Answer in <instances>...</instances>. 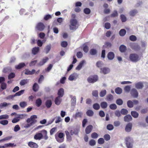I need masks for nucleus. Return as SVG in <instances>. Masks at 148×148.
<instances>
[{
  "label": "nucleus",
  "instance_id": "obj_1",
  "mask_svg": "<svg viewBox=\"0 0 148 148\" xmlns=\"http://www.w3.org/2000/svg\"><path fill=\"white\" fill-rule=\"evenodd\" d=\"M64 134L62 132L58 134H56L55 135L56 140L59 143H61L64 141Z\"/></svg>",
  "mask_w": 148,
  "mask_h": 148
},
{
  "label": "nucleus",
  "instance_id": "obj_2",
  "mask_svg": "<svg viewBox=\"0 0 148 148\" xmlns=\"http://www.w3.org/2000/svg\"><path fill=\"white\" fill-rule=\"evenodd\" d=\"M71 25H70V28L71 30H73L76 29L78 27V25L77 21L75 19H72L70 21Z\"/></svg>",
  "mask_w": 148,
  "mask_h": 148
},
{
  "label": "nucleus",
  "instance_id": "obj_3",
  "mask_svg": "<svg viewBox=\"0 0 148 148\" xmlns=\"http://www.w3.org/2000/svg\"><path fill=\"white\" fill-rule=\"evenodd\" d=\"M129 59L132 62H136L138 61L140 59V58L138 54L135 53H132L130 55Z\"/></svg>",
  "mask_w": 148,
  "mask_h": 148
},
{
  "label": "nucleus",
  "instance_id": "obj_4",
  "mask_svg": "<svg viewBox=\"0 0 148 148\" xmlns=\"http://www.w3.org/2000/svg\"><path fill=\"white\" fill-rule=\"evenodd\" d=\"M126 146L127 148H132L133 146V139L129 137H127L125 139Z\"/></svg>",
  "mask_w": 148,
  "mask_h": 148
},
{
  "label": "nucleus",
  "instance_id": "obj_5",
  "mask_svg": "<svg viewBox=\"0 0 148 148\" xmlns=\"http://www.w3.org/2000/svg\"><path fill=\"white\" fill-rule=\"evenodd\" d=\"M98 77L97 75H94L89 77L87 79L88 81L90 83H94L98 80Z\"/></svg>",
  "mask_w": 148,
  "mask_h": 148
},
{
  "label": "nucleus",
  "instance_id": "obj_6",
  "mask_svg": "<svg viewBox=\"0 0 148 148\" xmlns=\"http://www.w3.org/2000/svg\"><path fill=\"white\" fill-rule=\"evenodd\" d=\"M79 74L75 73L71 74L69 77L68 79L70 81L75 80L78 77Z\"/></svg>",
  "mask_w": 148,
  "mask_h": 148
},
{
  "label": "nucleus",
  "instance_id": "obj_7",
  "mask_svg": "<svg viewBox=\"0 0 148 148\" xmlns=\"http://www.w3.org/2000/svg\"><path fill=\"white\" fill-rule=\"evenodd\" d=\"M23 114H17L16 117L14 118L12 120V122L13 123H15L18 122L20 119L23 118Z\"/></svg>",
  "mask_w": 148,
  "mask_h": 148
},
{
  "label": "nucleus",
  "instance_id": "obj_8",
  "mask_svg": "<svg viewBox=\"0 0 148 148\" xmlns=\"http://www.w3.org/2000/svg\"><path fill=\"white\" fill-rule=\"evenodd\" d=\"M44 24L40 22L38 23L36 25V28L39 31H42L45 28Z\"/></svg>",
  "mask_w": 148,
  "mask_h": 148
},
{
  "label": "nucleus",
  "instance_id": "obj_9",
  "mask_svg": "<svg viewBox=\"0 0 148 148\" xmlns=\"http://www.w3.org/2000/svg\"><path fill=\"white\" fill-rule=\"evenodd\" d=\"M131 95L134 98H137L138 96L137 90L135 88L132 89L131 91Z\"/></svg>",
  "mask_w": 148,
  "mask_h": 148
},
{
  "label": "nucleus",
  "instance_id": "obj_10",
  "mask_svg": "<svg viewBox=\"0 0 148 148\" xmlns=\"http://www.w3.org/2000/svg\"><path fill=\"white\" fill-rule=\"evenodd\" d=\"M100 72L104 74L109 73L110 71V69L108 67H103L101 69Z\"/></svg>",
  "mask_w": 148,
  "mask_h": 148
},
{
  "label": "nucleus",
  "instance_id": "obj_11",
  "mask_svg": "<svg viewBox=\"0 0 148 148\" xmlns=\"http://www.w3.org/2000/svg\"><path fill=\"white\" fill-rule=\"evenodd\" d=\"M132 125L131 123H128L126 126L125 130L127 132H130L132 130Z\"/></svg>",
  "mask_w": 148,
  "mask_h": 148
},
{
  "label": "nucleus",
  "instance_id": "obj_12",
  "mask_svg": "<svg viewBox=\"0 0 148 148\" xmlns=\"http://www.w3.org/2000/svg\"><path fill=\"white\" fill-rule=\"evenodd\" d=\"M135 87L137 89H142L143 87V83L141 82H139L136 83Z\"/></svg>",
  "mask_w": 148,
  "mask_h": 148
},
{
  "label": "nucleus",
  "instance_id": "obj_13",
  "mask_svg": "<svg viewBox=\"0 0 148 148\" xmlns=\"http://www.w3.org/2000/svg\"><path fill=\"white\" fill-rule=\"evenodd\" d=\"M49 58L48 57H45L38 64V65L39 66H41L43 65L47 62Z\"/></svg>",
  "mask_w": 148,
  "mask_h": 148
},
{
  "label": "nucleus",
  "instance_id": "obj_14",
  "mask_svg": "<svg viewBox=\"0 0 148 148\" xmlns=\"http://www.w3.org/2000/svg\"><path fill=\"white\" fill-rule=\"evenodd\" d=\"M28 145L30 147L32 148H37L38 147V145L36 143L32 142H29Z\"/></svg>",
  "mask_w": 148,
  "mask_h": 148
},
{
  "label": "nucleus",
  "instance_id": "obj_15",
  "mask_svg": "<svg viewBox=\"0 0 148 148\" xmlns=\"http://www.w3.org/2000/svg\"><path fill=\"white\" fill-rule=\"evenodd\" d=\"M93 128L92 125H90L86 127L85 129V132L86 134H89L92 131Z\"/></svg>",
  "mask_w": 148,
  "mask_h": 148
},
{
  "label": "nucleus",
  "instance_id": "obj_16",
  "mask_svg": "<svg viewBox=\"0 0 148 148\" xmlns=\"http://www.w3.org/2000/svg\"><path fill=\"white\" fill-rule=\"evenodd\" d=\"M85 61L84 60L81 61L79 64L76 68V69L77 70H79L82 68L83 65L85 63Z\"/></svg>",
  "mask_w": 148,
  "mask_h": 148
},
{
  "label": "nucleus",
  "instance_id": "obj_17",
  "mask_svg": "<svg viewBox=\"0 0 148 148\" xmlns=\"http://www.w3.org/2000/svg\"><path fill=\"white\" fill-rule=\"evenodd\" d=\"M64 93V89L62 88H60L58 91V97H62Z\"/></svg>",
  "mask_w": 148,
  "mask_h": 148
},
{
  "label": "nucleus",
  "instance_id": "obj_18",
  "mask_svg": "<svg viewBox=\"0 0 148 148\" xmlns=\"http://www.w3.org/2000/svg\"><path fill=\"white\" fill-rule=\"evenodd\" d=\"M107 57L109 60H112L114 58V55L113 52H110L108 53Z\"/></svg>",
  "mask_w": 148,
  "mask_h": 148
},
{
  "label": "nucleus",
  "instance_id": "obj_19",
  "mask_svg": "<svg viewBox=\"0 0 148 148\" xmlns=\"http://www.w3.org/2000/svg\"><path fill=\"white\" fill-rule=\"evenodd\" d=\"M42 137V134L41 133L36 134L34 136V138L36 140H40Z\"/></svg>",
  "mask_w": 148,
  "mask_h": 148
},
{
  "label": "nucleus",
  "instance_id": "obj_20",
  "mask_svg": "<svg viewBox=\"0 0 148 148\" xmlns=\"http://www.w3.org/2000/svg\"><path fill=\"white\" fill-rule=\"evenodd\" d=\"M39 50V47H36L33 48L32 50V53L34 55H36L38 53Z\"/></svg>",
  "mask_w": 148,
  "mask_h": 148
},
{
  "label": "nucleus",
  "instance_id": "obj_21",
  "mask_svg": "<svg viewBox=\"0 0 148 148\" xmlns=\"http://www.w3.org/2000/svg\"><path fill=\"white\" fill-rule=\"evenodd\" d=\"M25 66V64L24 63H21L19 64L18 65H16L15 68L16 69H21Z\"/></svg>",
  "mask_w": 148,
  "mask_h": 148
},
{
  "label": "nucleus",
  "instance_id": "obj_22",
  "mask_svg": "<svg viewBox=\"0 0 148 148\" xmlns=\"http://www.w3.org/2000/svg\"><path fill=\"white\" fill-rule=\"evenodd\" d=\"M132 119L131 116L130 115H127L124 117V120L125 122H129L131 121Z\"/></svg>",
  "mask_w": 148,
  "mask_h": 148
},
{
  "label": "nucleus",
  "instance_id": "obj_23",
  "mask_svg": "<svg viewBox=\"0 0 148 148\" xmlns=\"http://www.w3.org/2000/svg\"><path fill=\"white\" fill-rule=\"evenodd\" d=\"M71 104L72 106H74L75 105L76 103V98L75 96H71Z\"/></svg>",
  "mask_w": 148,
  "mask_h": 148
},
{
  "label": "nucleus",
  "instance_id": "obj_24",
  "mask_svg": "<svg viewBox=\"0 0 148 148\" xmlns=\"http://www.w3.org/2000/svg\"><path fill=\"white\" fill-rule=\"evenodd\" d=\"M61 98V97L58 96L56 98L55 100L56 104L58 105L60 104L62 100V99Z\"/></svg>",
  "mask_w": 148,
  "mask_h": 148
},
{
  "label": "nucleus",
  "instance_id": "obj_25",
  "mask_svg": "<svg viewBox=\"0 0 148 148\" xmlns=\"http://www.w3.org/2000/svg\"><path fill=\"white\" fill-rule=\"evenodd\" d=\"M41 132L44 136V138L45 140H47L48 138V137L47 135V131L45 130H42L41 131Z\"/></svg>",
  "mask_w": 148,
  "mask_h": 148
},
{
  "label": "nucleus",
  "instance_id": "obj_26",
  "mask_svg": "<svg viewBox=\"0 0 148 148\" xmlns=\"http://www.w3.org/2000/svg\"><path fill=\"white\" fill-rule=\"evenodd\" d=\"M138 13L136 10H133L130 11L129 12V14L131 16H134Z\"/></svg>",
  "mask_w": 148,
  "mask_h": 148
},
{
  "label": "nucleus",
  "instance_id": "obj_27",
  "mask_svg": "<svg viewBox=\"0 0 148 148\" xmlns=\"http://www.w3.org/2000/svg\"><path fill=\"white\" fill-rule=\"evenodd\" d=\"M51 44L48 45L46 46L45 49V51L46 53L47 54L49 52L51 49Z\"/></svg>",
  "mask_w": 148,
  "mask_h": 148
},
{
  "label": "nucleus",
  "instance_id": "obj_28",
  "mask_svg": "<svg viewBox=\"0 0 148 148\" xmlns=\"http://www.w3.org/2000/svg\"><path fill=\"white\" fill-rule=\"evenodd\" d=\"M10 105V103H7L5 102L1 103L0 104V108L2 109L4 107H6Z\"/></svg>",
  "mask_w": 148,
  "mask_h": 148
},
{
  "label": "nucleus",
  "instance_id": "obj_29",
  "mask_svg": "<svg viewBox=\"0 0 148 148\" xmlns=\"http://www.w3.org/2000/svg\"><path fill=\"white\" fill-rule=\"evenodd\" d=\"M45 105L47 108H50L52 105V101L50 100H48L47 101Z\"/></svg>",
  "mask_w": 148,
  "mask_h": 148
},
{
  "label": "nucleus",
  "instance_id": "obj_30",
  "mask_svg": "<svg viewBox=\"0 0 148 148\" xmlns=\"http://www.w3.org/2000/svg\"><path fill=\"white\" fill-rule=\"evenodd\" d=\"M42 102L41 100L39 98L36 100V104L37 107H39L41 105Z\"/></svg>",
  "mask_w": 148,
  "mask_h": 148
},
{
  "label": "nucleus",
  "instance_id": "obj_31",
  "mask_svg": "<svg viewBox=\"0 0 148 148\" xmlns=\"http://www.w3.org/2000/svg\"><path fill=\"white\" fill-rule=\"evenodd\" d=\"M126 47L124 45H121L119 47V50L121 52H124L126 50Z\"/></svg>",
  "mask_w": 148,
  "mask_h": 148
},
{
  "label": "nucleus",
  "instance_id": "obj_32",
  "mask_svg": "<svg viewBox=\"0 0 148 148\" xmlns=\"http://www.w3.org/2000/svg\"><path fill=\"white\" fill-rule=\"evenodd\" d=\"M38 89L39 86L36 83H34L33 87V90L35 92H36L38 90Z\"/></svg>",
  "mask_w": 148,
  "mask_h": 148
},
{
  "label": "nucleus",
  "instance_id": "obj_33",
  "mask_svg": "<svg viewBox=\"0 0 148 148\" xmlns=\"http://www.w3.org/2000/svg\"><path fill=\"white\" fill-rule=\"evenodd\" d=\"M115 92L118 94H120L122 91V89L119 87L116 88L115 90Z\"/></svg>",
  "mask_w": 148,
  "mask_h": 148
},
{
  "label": "nucleus",
  "instance_id": "obj_34",
  "mask_svg": "<svg viewBox=\"0 0 148 148\" xmlns=\"http://www.w3.org/2000/svg\"><path fill=\"white\" fill-rule=\"evenodd\" d=\"M132 116L135 118H137L138 116V113L135 111H132L131 112Z\"/></svg>",
  "mask_w": 148,
  "mask_h": 148
},
{
  "label": "nucleus",
  "instance_id": "obj_35",
  "mask_svg": "<svg viewBox=\"0 0 148 148\" xmlns=\"http://www.w3.org/2000/svg\"><path fill=\"white\" fill-rule=\"evenodd\" d=\"M83 115V113L82 112H78L76 113L75 116V118L81 117Z\"/></svg>",
  "mask_w": 148,
  "mask_h": 148
},
{
  "label": "nucleus",
  "instance_id": "obj_36",
  "mask_svg": "<svg viewBox=\"0 0 148 148\" xmlns=\"http://www.w3.org/2000/svg\"><path fill=\"white\" fill-rule=\"evenodd\" d=\"M126 33V31L124 29H121L119 32V35L121 36H124L125 34Z\"/></svg>",
  "mask_w": 148,
  "mask_h": 148
},
{
  "label": "nucleus",
  "instance_id": "obj_37",
  "mask_svg": "<svg viewBox=\"0 0 148 148\" xmlns=\"http://www.w3.org/2000/svg\"><path fill=\"white\" fill-rule=\"evenodd\" d=\"M5 147H13L16 146V145H14V143H8L5 144L4 145Z\"/></svg>",
  "mask_w": 148,
  "mask_h": 148
},
{
  "label": "nucleus",
  "instance_id": "obj_38",
  "mask_svg": "<svg viewBox=\"0 0 148 148\" xmlns=\"http://www.w3.org/2000/svg\"><path fill=\"white\" fill-rule=\"evenodd\" d=\"M106 93V91L105 90H103L101 91L99 93V96L101 97L104 96Z\"/></svg>",
  "mask_w": 148,
  "mask_h": 148
},
{
  "label": "nucleus",
  "instance_id": "obj_39",
  "mask_svg": "<svg viewBox=\"0 0 148 148\" xmlns=\"http://www.w3.org/2000/svg\"><path fill=\"white\" fill-rule=\"evenodd\" d=\"M101 107L103 108H106L108 106V104L106 102H103L101 103L100 104Z\"/></svg>",
  "mask_w": 148,
  "mask_h": 148
},
{
  "label": "nucleus",
  "instance_id": "obj_40",
  "mask_svg": "<svg viewBox=\"0 0 148 148\" xmlns=\"http://www.w3.org/2000/svg\"><path fill=\"white\" fill-rule=\"evenodd\" d=\"M78 132V130L76 129L74 130H71L70 132V133L71 135H73V134L76 135L77 134Z\"/></svg>",
  "mask_w": 148,
  "mask_h": 148
},
{
  "label": "nucleus",
  "instance_id": "obj_41",
  "mask_svg": "<svg viewBox=\"0 0 148 148\" xmlns=\"http://www.w3.org/2000/svg\"><path fill=\"white\" fill-rule=\"evenodd\" d=\"M87 115L90 116H92L94 114L93 111L91 110H88L86 112Z\"/></svg>",
  "mask_w": 148,
  "mask_h": 148
},
{
  "label": "nucleus",
  "instance_id": "obj_42",
  "mask_svg": "<svg viewBox=\"0 0 148 148\" xmlns=\"http://www.w3.org/2000/svg\"><path fill=\"white\" fill-rule=\"evenodd\" d=\"M28 82L27 79H24L21 80L20 82V84L21 86H23L27 84Z\"/></svg>",
  "mask_w": 148,
  "mask_h": 148
},
{
  "label": "nucleus",
  "instance_id": "obj_43",
  "mask_svg": "<svg viewBox=\"0 0 148 148\" xmlns=\"http://www.w3.org/2000/svg\"><path fill=\"white\" fill-rule=\"evenodd\" d=\"M90 53L92 55H95L97 53V51L95 49H91L90 51Z\"/></svg>",
  "mask_w": 148,
  "mask_h": 148
},
{
  "label": "nucleus",
  "instance_id": "obj_44",
  "mask_svg": "<svg viewBox=\"0 0 148 148\" xmlns=\"http://www.w3.org/2000/svg\"><path fill=\"white\" fill-rule=\"evenodd\" d=\"M93 107L95 110H98L100 108V106L99 104L95 103L93 104Z\"/></svg>",
  "mask_w": 148,
  "mask_h": 148
},
{
  "label": "nucleus",
  "instance_id": "obj_45",
  "mask_svg": "<svg viewBox=\"0 0 148 148\" xmlns=\"http://www.w3.org/2000/svg\"><path fill=\"white\" fill-rule=\"evenodd\" d=\"M128 106L130 108H132L133 106V102L130 100L128 101L127 102Z\"/></svg>",
  "mask_w": 148,
  "mask_h": 148
},
{
  "label": "nucleus",
  "instance_id": "obj_46",
  "mask_svg": "<svg viewBox=\"0 0 148 148\" xmlns=\"http://www.w3.org/2000/svg\"><path fill=\"white\" fill-rule=\"evenodd\" d=\"M24 90H22L16 92L14 95V96H19L23 94L24 93Z\"/></svg>",
  "mask_w": 148,
  "mask_h": 148
},
{
  "label": "nucleus",
  "instance_id": "obj_47",
  "mask_svg": "<svg viewBox=\"0 0 148 148\" xmlns=\"http://www.w3.org/2000/svg\"><path fill=\"white\" fill-rule=\"evenodd\" d=\"M20 107L22 108H24L27 106V102L25 101L21 102L20 103Z\"/></svg>",
  "mask_w": 148,
  "mask_h": 148
},
{
  "label": "nucleus",
  "instance_id": "obj_48",
  "mask_svg": "<svg viewBox=\"0 0 148 148\" xmlns=\"http://www.w3.org/2000/svg\"><path fill=\"white\" fill-rule=\"evenodd\" d=\"M107 99L108 101H112L113 99V97L111 94H109L107 96Z\"/></svg>",
  "mask_w": 148,
  "mask_h": 148
},
{
  "label": "nucleus",
  "instance_id": "obj_49",
  "mask_svg": "<svg viewBox=\"0 0 148 148\" xmlns=\"http://www.w3.org/2000/svg\"><path fill=\"white\" fill-rule=\"evenodd\" d=\"M8 121L7 120H2L0 121V123L3 125H6L8 124Z\"/></svg>",
  "mask_w": 148,
  "mask_h": 148
},
{
  "label": "nucleus",
  "instance_id": "obj_50",
  "mask_svg": "<svg viewBox=\"0 0 148 148\" xmlns=\"http://www.w3.org/2000/svg\"><path fill=\"white\" fill-rule=\"evenodd\" d=\"M52 16L50 14L46 15L44 16V19L45 20H47L50 19L51 18Z\"/></svg>",
  "mask_w": 148,
  "mask_h": 148
},
{
  "label": "nucleus",
  "instance_id": "obj_51",
  "mask_svg": "<svg viewBox=\"0 0 148 148\" xmlns=\"http://www.w3.org/2000/svg\"><path fill=\"white\" fill-rule=\"evenodd\" d=\"M9 116L7 114L2 115L0 116V120L7 119L8 118Z\"/></svg>",
  "mask_w": 148,
  "mask_h": 148
},
{
  "label": "nucleus",
  "instance_id": "obj_52",
  "mask_svg": "<svg viewBox=\"0 0 148 148\" xmlns=\"http://www.w3.org/2000/svg\"><path fill=\"white\" fill-rule=\"evenodd\" d=\"M103 64V63L101 61H99L97 62L96 63V65L98 67H102Z\"/></svg>",
  "mask_w": 148,
  "mask_h": 148
},
{
  "label": "nucleus",
  "instance_id": "obj_53",
  "mask_svg": "<svg viewBox=\"0 0 148 148\" xmlns=\"http://www.w3.org/2000/svg\"><path fill=\"white\" fill-rule=\"evenodd\" d=\"M107 128L108 130H111L113 129L114 127L113 125L109 124L107 125Z\"/></svg>",
  "mask_w": 148,
  "mask_h": 148
},
{
  "label": "nucleus",
  "instance_id": "obj_54",
  "mask_svg": "<svg viewBox=\"0 0 148 148\" xmlns=\"http://www.w3.org/2000/svg\"><path fill=\"white\" fill-rule=\"evenodd\" d=\"M20 129V127L18 125H16L15 126L14 128V131L15 132H16L17 131L19 130Z\"/></svg>",
  "mask_w": 148,
  "mask_h": 148
},
{
  "label": "nucleus",
  "instance_id": "obj_55",
  "mask_svg": "<svg viewBox=\"0 0 148 148\" xmlns=\"http://www.w3.org/2000/svg\"><path fill=\"white\" fill-rule=\"evenodd\" d=\"M1 87L3 90L7 88V84L4 82L2 83L1 84Z\"/></svg>",
  "mask_w": 148,
  "mask_h": 148
},
{
  "label": "nucleus",
  "instance_id": "obj_56",
  "mask_svg": "<svg viewBox=\"0 0 148 148\" xmlns=\"http://www.w3.org/2000/svg\"><path fill=\"white\" fill-rule=\"evenodd\" d=\"M121 113L122 114L125 115L127 113L128 111L126 109H123L121 110Z\"/></svg>",
  "mask_w": 148,
  "mask_h": 148
},
{
  "label": "nucleus",
  "instance_id": "obj_57",
  "mask_svg": "<svg viewBox=\"0 0 148 148\" xmlns=\"http://www.w3.org/2000/svg\"><path fill=\"white\" fill-rule=\"evenodd\" d=\"M116 103L119 105H122L123 103V101L121 99H119L116 100Z\"/></svg>",
  "mask_w": 148,
  "mask_h": 148
},
{
  "label": "nucleus",
  "instance_id": "obj_58",
  "mask_svg": "<svg viewBox=\"0 0 148 148\" xmlns=\"http://www.w3.org/2000/svg\"><path fill=\"white\" fill-rule=\"evenodd\" d=\"M92 95L95 97H97L98 96V91L97 90H94L92 92Z\"/></svg>",
  "mask_w": 148,
  "mask_h": 148
},
{
  "label": "nucleus",
  "instance_id": "obj_59",
  "mask_svg": "<svg viewBox=\"0 0 148 148\" xmlns=\"http://www.w3.org/2000/svg\"><path fill=\"white\" fill-rule=\"evenodd\" d=\"M121 21L123 22H125L127 20L126 17L124 15H121Z\"/></svg>",
  "mask_w": 148,
  "mask_h": 148
},
{
  "label": "nucleus",
  "instance_id": "obj_60",
  "mask_svg": "<svg viewBox=\"0 0 148 148\" xmlns=\"http://www.w3.org/2000/svg\"><path fill=\"white\" fill-rule=\"evenodd\" d=\"M98 134L95 132H94L92 134L91 137L93 138H96L98 137Z\"/></svg>",
  "mask_w": 148,
  "mask_h": 148
},
{
  "label": "nucleus",
  "instance_id": "obj_61",
  "mask_svg": "<svg viewBox=\"0 0 148 148\" xmlns=\"http://www.w3.org/2000/svg\"><path fill=\"white\" fill-rule=\"evenodd\" d=\"M89 143L90 145L93 146L95 145L96 142L95 140L92 139L90 141Z\"/></svg>",
  "mask_w": 148,
  "mask_h": 148
},
{
  "label": "nucleus",
  "instance_id": "obj_62",
  "mask_svg": "<svg viewBox=\"0 0 148 148\" xmlns=\"http://www.w3.org/2000/svg\"><path fill=\"white\" fill-rule=\"evenodd\" d=\"M68 45V43L67 42L65 41H63L61 42V45L63 47H66Z\"/></svg>",
  "mask_w": 148,
  "mask_h": 148
},
{
  "label": "nucleus",
  "instance_id": "obj_63",
  "mask_svg": "<svg viewBox=\"0 0 148 148\" xmlns=\"http://www.w3.org/2000/svg\"><path fill=\"white\" fill-rule=\"evenodd\" d=\"M98 142L99 144H102L104 143V140L103 138H100L98 140Z\"/></svg>",
  "mask_w": 148,
  "mask_h": 148
},
{
  "label": "nucleus",
  "instance_id": "obj_64",
  "mask_svg": "<svg viewBox=\"0 0 148 148\" xmlns=\"http://www.w3.org/2000/svg\"><path fill=\"white\" fill-rule=\"evenodd\" d=\"M110 108L112 110H115L116 108L117 107L115 104H112L110 105Z\"/></svg>",
  "mask_w": 148,
  "mask_h": 148
}]
</instances>
